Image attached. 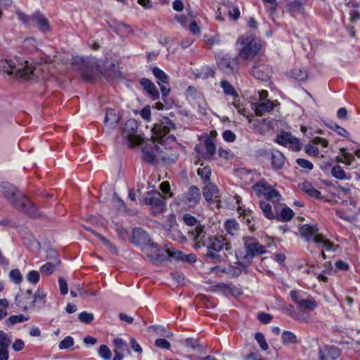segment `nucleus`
<instances>
[{"instance_id": "e2e57ef3", "label": "nucleus", "mask_w": 360, "mask_h": 360, "mask_svg": "<svg viewBox=\"0 0 360 360\" xmlns=\"http://www.w3.org/2000/svg\"><path fill=\"white\" fill-rule=\"evenodd\" d=\"M222 136L226 142H233L236 139V134L229 129L225 130L222 134Z\"/></svg>"}, {"instance_id": "72a5a7b5", "label": "nucleus", "mask_w": 360, "mask_h": 360, "mask_svg": "<svg viewBox=\"0 0 360 360\" xmlns=\"http://www.w3.org/2000/svg\"><path fill=\"white\" fill-rule=\"evenodd\" d=\"M294 216V212L288 207H285L282 209L280 214L276 215L278 221H288L292 219Z\"/></svg>"}, {"instance_id": "f3484780", "label": "nucleus", "mask_w": 360, "mask_h": 360, "mask_svg": "<svg viewBox=\"0 0 360 360\" xmlns=\"http://www.w3.org/2000/svg\"><path fill=\"white\" fill-rule=\"evenodd\" d=\"M341 354L340 349L335 345H324L319 349L318 360H336Z\"/></svg>"}, {"instance_id": "c03bdc74", "label": "nucleus", "mask_w": 360, "mask_h": 360, "mask_svg": "<svg viewBox=\"0 0 360 360\" xmlns=\"http://www.w3.org/2000/svg\"><path fill=\"white\" fill-rule=\"evenodd\" d=\"M333 176L338 179H347V177L343 169L340 165H335L331 170Z\"/></svg>"}, {"instance_id": "a18cd8bd", "label": "nucleus", "mask_w": 360, "mask_h": 360, "mask_svg": "<svg viewBox=\"0 0 360 360\" xmlns=\"http://www.w3.org/2000/svg\"><path fill=\"white\" fill-rule=\"evenodd\" d=\"M255 338L259 345L262 350L266 351L269 349V345L266 341L265 337L262 333L257 332L255 335Z\"/></svg>"}, {"instance_id": "473e14b6", "label": "nucleus", "mask_w": 360, "mask_h": 360, "mask_svg": "<svg viewBox=\"0 0 360 360\" xmlns=\"http://www.w3.org/2000/svg\"><path fill=\"white\" fill-rule=\"evenodd\" d=\"M286 8L292 15L302 13L304 11L303 4L298 0L290 1L287 4Z\"/></svg>"}, {"instance_id": "0e129e2a", "label": "nucleus", "mask_w": 360, "mask_h": 360, "mask_svg": "<svg viewBox=\"0 0 360 360\" xmlns=\"http://www.w3.org/2000/svg\"><path fill=\"white\" fill-rule=\"evenodd\" d=\"M155 345L160 349H169L170 347V343L164 338H158L155 342Z\"/></svg>"}, {"instance_id": "680f3d73", "label": "nucleus", "mask_w": 360, "mask_h": 360, "mask_svg": "<svg viewBox=\"0 0 360 360\" xmlns=\"http://www.w3.org/2000/svg\"><path fill=\"white\" fill-rule=\"evenodd\" d=\"M257 319L261 323L267 324L272 320L273 317L269 314L265 312H259L257 314Z\"/></svg>"}, {"instance_id": "7ed1b4c3", "label": "nucleus", "mask_w": 360, "mask_h": 360, "mask_svg": "<svg viewBox=\"0 0 360 360\" xmlns=\"http://www.w3.org/2000/svg\"><path fill=\"white\" fill-rule=\"evenodd\" d=\"M225 246L226 251L231 249V245L226 243H224V238H219L218 237H210L209 244L207 247V252L204 254V264L205 263H214L216 264L214 266L209 267V270L214 273L217 275H221L224 273V269H221L218 264L221 263L222 260L221 255L219 253Z\"/></svg>"}, {"instance_id": "bb28decb", "label": "nucleus", "mask_w": 360, "mask_h": 360, "mask_svg": "<svg viewBox=\"0 0 360 360\" xmlns=\"http://www.w3.org/2000/svg\"><path fill=\"white\" fill-rule=\"evenodd\" d=\"M110 27L113 32L120 36L128 35L133 32V30L131 26L123 22H117V25L115 26L110 25Z\"/></svg>"}, {"instance_id": "aec40b11", "label": "nucleus", "mask_w": 360, "mask_h": 360, "mask_svg": "<svg viewBox=\"0 0 360 360\" xmlns=\"http://www.w3.org/2000/svg\"><path fill=\"white\" fill-rule=\"evenodd\" d=\"M285 156L278 150H271V163L274 170L281 169L285 165Z\"/></svg>"}, {"instance_id": "09e8293b", "label": "nucleus", "mask_w": 360, "mask_h": 360, "mask_svg": "<svg viewBox=\"0 0 360 360\" xmlns=\"http://www.w3.org/2000/svg\"><path fill=\"white\" fill-rule=\"evenodd\" d=\"M92 233L112 252L115 253L116 248L115 245L108 239L104 238L101 234L98 233L95 231H92Z\"/></svg>"}, {"instance_id": "9d476101", "label": "nucleus", "mask_w": 360, "mask_h": 360, "mask_svg": "<svg viewBox=\"0 0 360 360\" xmlns=\"http://www.w3.org/2000/svg\"><path fill=\"white\" fill-rule=\"evenodd\" d=\"M152 72L157 82L160 87L162 93V99L167 105V98L170 92V86L169 83V77L162 70L158 67H153Z\"/></svg>"}, {"instance_id": "6e6d98bb", "label": "nucleus", "mask_w": 360, "mask_h": 360, "mask_svg": "<svg viewBox=\"0 0 360 360\" xmlns=\"http://www.w3.org/2000/svg\"><path fill=\"white\" fill-rule=\"evenodd\" d=\"M165 251L169 257H173L178 261L183 262L184 253L182 252L176 250L175 249H167Z\"/></svg>"}, {"instance_id": "4c0bfd02", "label": "nucleus", "mask_w": 360, "mask_h": 360, "mask_svg": "<svg viewBox=\"0 0 360 360\" xmlns=\"http://www.w3.org/2000/svg\"><path fill=\"white\" fill-rule=\"evenodd\" d=\"M259 207L264 214V216L269 219H274L276 218V215L272 212L271 205L264 201H260Z\"/></svg>"}, {"instance_id": "6ab92c4d", "label": "nucleus", "mask_w": 360, "mask_h": 360, "mask_svg": "<svg viewBox=\"0 0 360 360\" xmlns=\"http://www.w3.org/2000/svg\"><path fill=\"white\" fill-rule=\"evenodd\" d=\"M132 243L136 245H142L150 241L148 233L141 228L137 227L133 229Z\"/></svg>"}, {"instance_id": "1a4fd4ad", "label": "nucleus", "mask_w": 360, "mask_h": 360, "mask_svg": "<svg viewBox=\"0 0 360 360\" xmlns=\"http://www.w3.org/2000/svg\"><path fill=\"white\" fill-rule=\"evenodd\" d=\"M217 64L225 74L236 75L238 70V56L231 57L229 54L218 55Z\"/></svg>"}, {"instance_id": "3c124183", "label": "nucleus", "mask_w": 360, "mask_h": 360, "mask_svg": "<svg viewBox=\"0 0 360 360\" xmlns=\"http://www.w3.org/2000/svg\"><path fill=\"white\" fill-rule=\"evenodd\" d=\"M94 316L93 314L89 313L87 311H82L78 315V319L80 322L89 324L93 321Z\"/></svg>"}, {"instance_id": "393cba45", "label": "nucleus", "mask_w": 360, "mask_h": 360, "mask_svg": "<svg viewBox=\"0 0 360 360\" xmlns=\"http://www.w3.org/2000/svg\"><path fill=\"white\" fill-rule=\"evenodd\" d=\"M46 293L40 289H38L33 294V310L40 309L44 307L46 303Z\"/></svg>"}, {"instance_id": "c85d7f7f", "label": "nucleus", "mask_w": 360, "mask_h": 360, "mask_svg": "<svg viewBox=\"0 0 360 360\" xmlns=\"http://www.w3.org/2000/svg\"><path fill=\"white\" fill-rule=\"evenodd\" d=\"M120 120V117L116 113L114 109L110 108L106 110L104 119L105 124H109L110 127H114Z\"/></svg>"}, {"instance_id": "864d4df0", "label": "nucleus", "mask_w": 360, "mask_h": 360, "mask_svg": "<svg viewBox=\"0 0 360 360\" xmlns=\"http://www.w3.org/2000/svg\"><path fill=\"white\" fill-rule=\"evenodd\" d=\"M9 278L16 284H20L22 281V276L20 271L17 269L10 271Z\"/></svg>"}, {"instance_id": "052dcab7", "label": "nucleus", "mask_w": 360, "mask_h": 360, "mask_svg": "<svg viewBox=\"0 0 360 360\" xmlns=\"http://www.w3.org/2000/svg\"><path fill=\"white\" fill-rule=\"evenodd\" d=\"M321 240V242L319 243V245H322L323 247L328 251L329 250H332L333 252H335L336 250L335 248V245L330 242L329 240L328 239H325L323 236L322 235L321 237L319 239Z\"/></svg>"}, {"instance_id": "ddd939ff", "label": "nucleus", "mask_w": 360, "mask_h": 360, "mask_svg": "<svg viewBox=\"0 0 360 360\" xmlns=\"http://www.w3.org/2000/svg\"><path fill=\"white\" fill-rule=\"evenodd\" d=\"M17 307L23 310H33V293L30 290H20L15 299Z\"/></svg>"}, {"instance_id": "de8ad7c7", "label": "nucleus", "mask_w": 360, "mask_h": 360, "mask_svg": "<svg viewBox=\"0 0 360 360\" xmlns=\"http://www.w3.org/2000/svg\"><path fill=\"white\" fill-rule=\"evenodd\" d=\"M59 263H60L59 261L57 262L56 264H52L50 262L46 263L45 264H44L41 266L40 271L43 274L46 275V276H49L53 273L56 266Z\"/></svg>"}, {"instance_id": "9b49d317", "label": "nucleus", "mask_w": 360, "mask_h": 360, "mask_svg": "<svg viewBox=\"0 0 360 360\" xmlns=\"http://www.w3.org/2000/svg\"><path fill=\"white\" fill-rule=\"evenodd\" d=\"M200 200V191L196 186H192L188 192L178 198V203L184 209L194 207Z\"/></svg>"}, {"instance_id": "4be33fe9", "label": "nucleus", "mask_w": 360, "mask_h": 360, "mask_svg": "<svg viewBox=\"0 0 360 360\" xmlns=\"http://www.w3.org/2000/svg\"><path fill=\"white\" fill-rule=\"evenodd\" d=\"M274 108V103L271 100H266L254 103V110L256 115L262 116Z\"/></svg>"}, {"instance_id": "cd10ccee", "label": "nucleus", "mask_w": 360, "mask_h": 360, "mask_svg": "<svg viewBox=\"0 0 360 360\" xmlns=\"http://www.w3.org/2000/svg\"><path fill=\"white\" fill-rule=\"evenodd\" d=\"M276 142L282 146H286L288 143H297L296 137L293 136L290 133L282 131L278 134L276 139Z\"/></svg>"}, {"instance_id": "338daca9", "label": "nucleus", "mask_w": 360, "mask_h": 360, "mask_svg": "<svg viewBox=\"0 0 360 360\" xmlns=\"http://www.w3.org/2000/svg\"><path fill=\"white\" fill-rule=\"evenodd\" d=\"M305 152L309 155H312L314 157H317L319 154V150L317 147L313 146L312 145L307 144L305 146Z\"/></svg>"}, {"instance_id": "412c9836", "label": "nucleus", "mask_w": 360, "mask_h": 360, "mask_svg": "<svg viewBox=\"0 0 360 360\" xmlns=\"http://www.w3.org/2000/svg\"><path fill=\"white\" fill-rule=\"evenodd\" d=\"M96 70V68L93 63L82 60L80 71L84 79L89 82H91Z\"/></svg>"}, {"instance_id": "dca6fc26", "label": "nucleus", "mask_w": 360, "mask_h": 360, "mask_svg": "<svg viewBox=\"0 0 360 360\" xmlns=\"http://www.w3.org/2000/svg\"><path fill=\"white\" fill-rule=\"evenodd\" d=\"M155 194L156 196L144 198V203L150 205L154 209L152 212L154 215L164 212L166 209V204L162 194L158 191H155Z\"/></svg>"}, {"instance_id": "774afa93", "label": "nucleus", "mask_w": 360, "mask_h": 360, "mask_svg": "<svg viewBox=\"0 0 360 360\" xmlns=\"http://www.w3.org/2000/svg\"><path fill=\"white\" fill-rule=\"evenodd\" d=\"M176 224V218L174 214H171L167 216L166 224H165V227L167 229H170L173 228Z\"/></svg>"}, {"instance_id": "0eeeda50", "label": "nucleus", "mask_w": 360, "mask_h": 360, "mask_svg": "<svg viewBox=\"0 0 360 360\" xmlns=\"http://www.w3.org/2000/svg\"><path fill=\"white\" fill-rule=\"evenodd\" d=\"M211 169L204 166V198L210 204V209L220 207V191L217 186L210 182Z\"/></svg>"}, {"instance_id": "79ce46f5", "label": "nucleus", "mask_w": 360, "mask_h": 360, "mask_svg": "<svg viewBox=\"0 0 360 360\" xmlns=\"http://www.w3.org/2000/svg\"><path fill=\"white\" fill-rule=\"evenodd\" d=\"M266 200L271 201L273 203L276 202H278L281 195L280 193L275 189H274L271 186L269 188V191L266 192L264 195Z\"/></svg>"}, {"instance_id": "b1692460", "label": "nucleus", "mask_w": 360, "mask_h": 360, "mask_svg": "<svg viewBox=\"0 0 360 360\" xmlns=\"http://www.w3.org/2000/svg\"><path fill=\"white\" fill-rule=\"evenodd\" d=\"M288 75L299 82H304L307 81V78H308V72L306 69L304 68H295L291 70H290L288 72Z\"/></svg>"}, {"instance_id": "f257e3e1", "label": "nucleus", "mask_w": 360, "mask_h": 360, "mask_svg": "<svg viewBox=\"0 0 360 360\" xmlns=\"http://www.w3.org/2000/svg\"><path fill=\"white\" fill-rule=\"evenodd\" d=\"M174 129L175 124L167 117H163L158 123L154 124L153 141L146 144L142 148V158L146 162L154 163L155 157L161 153L160 148L155 142L163 145L175 141V136L169 134L170 130Z\"/></svg>"}, {"instance_id": "49530a36", "label": "nucleus", "mask_w": 360, "mask_h": 360, "mask_svg": "<svg viewBox=\"0 0 360 360\" xmlns=\"http://www.w3.org/2000/svg\"><path fill=\"white\" fill-rule=\"evenodd\" d=\"M11 342V336L4 330H0V347H9Z\"/></svg>"}, {"instance_id": "2eb2a0df", "label": "nucleus", "mask_w": 360, "mask_h": 360, "mask_svg": "<svg viewBox=\"0 0 360 360\" xmlns=\"http://www.w3.org/2000/svg\"><path fill=\"white\" fill-rule=\"evenodd\" d=\"M251 75L258 80L267 82L271 77V68L264 63H256L252 68Z\"/></svg>"}, {"instance_id": "8fccbe9b", "label": "nucleus", "mask_w": 360, "mask_h": 360, "mask_svg": "<svg viewBox=\"0 0 360 360\" xmlns=\"http://www.w3.org/2000/svg\"><path fill=\"white\" fill-rule=\"evenodd\" d=\"M341 155L344 157L345 160H342V163H345L347 165H352L353 161L355 160L354 156L352 153L347 152V150L345 148H342L340 149Z\"/></svg>"}, {"instance_id": "13d9d810", "label": "nucleus", "mask_w": 360, "mask_h": 360, "mask_svg": "<svg viewBox=\"0 0 360 360\" xmlns=\"http://www.w3.org/2000/svg\"><path fill=\"white\" fill-rule=\"evenodd\" d=\"M296 163L302 168L312 170L314 169V165L311 162L304 158H297Z\"/></svg>"}, {"instance_id": "4468645a", "label": "nucleus", "mask_w": 360, "mask_h": 360, "mask_svg": "<svg viewBox=\"0 0 360 360\" xmlns=\"http://www.w3.org/2000/svg\"><path fill=\"white\" fill-rule=\"evenodd\" d=\"M301 236L307 242L313 241L316 245H319L321 240H319L322 234L319 233V228L317 225L304 224L300 229Z\"/></svg>"}, {"instance_id": "ea45409f", "label": "nucleus", "mask_w": 360, "mask_h": 360, "mask_svg": "<svg viewBox=\"0 0 360 360\" xmlns=\"http://www.w3.org/2000/svg\"><path fill=\"white\" fill-rule=\"evenodd\" d=\"M184 345L187 348L191 349L192 351L200 349V343L199 339L193 338H186L184 340Z\"/></svg>"}, {"instance_id": "a211bd4d", "label": "nucleus", "mask_w": 360, "mask_h": 360, "mask_svg": "<svg viewBox=\"0 0 360 360\" xmlns=\"http://www.w3.org/2000/svg\"><path fill=\"white\" fill-rule=\"evenodd\" d=\"M139 83L152 100H158L160 98L159 91L151 80L147 78H142L140 79Z\"/></svg>"}, {"instance_id": "a19ab883", "label": "nucleus", "mask_w": 360, "mask_h": 360, "mask_svg": "<svg viewBox=\"0 0 360 360\" xmlns=\"http://www.w3.org/2000/svg\"><path fill=\"white\" fill-rule=\"evenodd\" d=\"M29 319V316H25L24 314L12 315L6 320V325H15L18 323H22Z\"/></svg>"}, {"instance_id": "e433bc0d", "label": "nucleus", "mask_w": 360, "mask_h": 360, "mask_svg": "<svg viewBox=\"0 0 360 360\" xmlns=\"http://www.w3.org/2000/svg\"><path fill=\"white\" fill-rule=\"evenodd\" d=\"M281 338L283 345L296 344L298 342L295 334L289 330H284L282 333Z\"/></svg>"}, {"instance_id": "a878e982", "label": "nucleus", "mask_w": 360, "mask_h": 360, "mask_svg": "<svg viewBox=\"0 0 360 360\" xmlns=\"http://www.w3.org/2000/svg\"><path fill=\"white\" fill-rule=\"evenodd\" d=\"M221 43V38L219 34L211 32L204 34V47L212 49L214 45H219Z\"/></svg>"}, {"instance_id": "f03ea898", "label": "nucleus", "mask_w": 360, "mask_h": 360, "mask_svg": "<svg viewBox=\"0 0 360 360\" xmlns=\"http://www.w3.org/2000/svg\"><path fill=\"white\" fill-rule=\"evenodd\" d=\"M0 188L4 198L14 209L32 217L38 216V210L36 206L25 195L20 193L17 187L8 182H2L0 184Z\"/></svg>"}, {"instance_id": "20e7f679", "label": "nucleus", "mask_w": 360, "mask_h": 360, "mask_svg": "<svg viewBox=\"0 0 360 360\" xmlns=\"http://www.w3.org/2000/svg\"><path fill=\"white\" fill-rule=\"evenodd\" d=\"M35 68L28 61H20L17 58L0 61V72L17 78L30 79L34 75Z\"/></svg>"}, {"instance_id": "69168bd1", "label": "nucleus", "mask_w": 360, "mask_h": 360, "mask_svg": "<svg viewBox=\"0 0 360 360\" xmlns=\"http://www.w3.org/2000/svg\"><path fill=\"white\" fill-rule=\"evenodd\" d=\"M174 19L185 28L187 27L188 21H191L188 16L184 15H175Z\"/></svg>"}, {"instance_id": "c756f323", "label": "nucleus", "mask_w": 360, "mask_h": 360, "mask_svg": "<svg viewBox=\"0 0 360 360\" xmlns=\"http://www.w3.org/2000/svg\"><path fill=\"white\" fill-rule=\"evenodd\" d=\"M202 232V227L201 226H198L192 230L188 231V236L192 238V240L194 242L195 248H201V240L202 238L200 236Z\"/></svg>"}, {"instance_id": "603ef678", "label": "nucleus", "mask_w": 360, "mask_h": 360, "mask_svg": "<svg viewBox=\"0 0 360 360\" xmlns=\"http://www.w3.org/2000/svg\"><path fill=\"white\" fill-rule=\"evenodd\" d=\"M186 95L187 98L196 100L200 97V92H199L194 86H189L186 90Z\"/></svg>"}, {"instance_id": "5fc2aeb1", "label": "nucleus", "mask_w": 360, "mask_h": 360, "mask_svg": "<svg viewBox=\"0 0 360 360\" xmlns=\"http://www.w3.org/2000/svg\"><path fill=\"white\" fill-rule=\"evenodd\" d=\"M73 345V338L71 336H67L59 342L58 347L60 349H66L72 347Z\"/></svg>"}, {"instance_id": "2f4dec72", "label": "nucleus", "mask_w": 360, "mask_h": 360, "mask_svg": "<svg viewBox=\"0 0 360 360\" xmlns=\"http://www.w3.org/2000/svg\"><path fill=\"white\" fill-rule=\"evenodd\" d=\"M270 187L271 186L265 180H261L252 186V189L257 195L260 197L264 196Z\"/></svg>"}, {"instance_id": "4d7b16f0", "label": "nucleus", "mask_w": 360, "mask_h": 360, "mask_svg": "<svg viewBox=\"0 0 360 360\" xmlns=\"http://www.w3.org/2000/svg\"><path fill=\"white\" fill-rule=\"evenodd\" d=\"M329 127L343 137H347L349 136V132L336 123L330 124Z\"/></svg>"}, {"instance_id": "58836bf2", "label": "nucleus", "mask_w": 360, "mask_h": 360, "mask_svg": "<svg viewBox=\"0 0 360 360\" xmlns=\"http://www.w3.org/2000/svg\"><path fill=\"white\" fill-rule=\"evenodd\" d=\"M227 233L233 236L239 229V225L236 219H229L224 223Z\"/></svg>"}, {"instance_id": "423d86ee", "label": "nucleus", "mask_w": 360, "mask_h": 360, "mask_svg": "<svg viewBox=\"0 0 360 360\" xmlns=\"http://www.w3.org/2000/svg\"><path fill=\"white\" fill-rule=\"evenodd\" d=\"M239 56L245 60H252L259 52L262 44L259 39L252 35L245 34L236 41Z\"/></svg>"}, {"instance_id": "7c9ffc66", "label": "nucleus", "mask_w": 360, "mask_h": 360, "mask_svg": "<svg viewBox=\"0 0 360 360\" xmlns=\"http://www.w3.org/2000/svg\"><path fill=\"white\" fill-rule=\"evenodd\" d=\"M204 146L206 150V153H204V160H210L216 153V146L213 140L208 137L204 140Z\"/></svg>"}, {"instance_id": "c9c22d12", "label": "nucleus", "mask_w": 360, "mask_h": 360, "mask_svg": "<svg viewBox=\"0 0 360 360\" xmlns=\"http://www.w3.org/2000/svg\"><path fill=\"white\" fill-rule=\"evenodd\" d=\"M220 86L223 89L225 95L231 96L233 97H238V94L232 86V84L227 80H221Z\"/></svg>"}, {"instance_id": "f704fd0d", "label": "nucleus", "mask_w": 360, "mask_h": 360, "mask_svg": "<svg viewBox=\"0 0 360 360\" xmlns=\"http://www.w3.org/2000/svg\"><path fill=\"white\" fill-rule=\"evenodd\" d=\"M297 307L301 310L312 311L317 307V303L313 298L302 299L298 303Z\"/></svg>"}, {"instance_id": "6e6552de", "label": "nucleus", "mask_w": 360, "mask_h": 360, "mask_svg": "<svg viewBox=\"0 0 360 360\" xmlns=\"http://www.w3.org/2000/svg\"><path fill=\"white\" fill-rule=\"evenodd\" d=\"M18 19L20 20L26 27H31L36 26L41 32H48L50 30L47 19L39 12L31 15H27L21 11L16 13Z\"/></svg>"}, {"instance_id": "39448f33", "label": "nucleus", "mask_w": 360, "mask_h": 360, "mask_svg": "<svg viewBox=\"0 0 360 360\" xmlns=\"http://www.w3.org/2000/svg\"><path fill=\"white\" fill-rule=\"evenodd\" d=\"M243 241L245 253L243 254L242 251L236 252V257L238 260V264L245 267L252 263L255 256L264 254L266 247L260 245L258 240L253 237H243Z\"/></svg>"}, {"instance_id": "5701e85b", "label": "nucleus", "mask_w": 360, "mask_h": 360, "mask_svg": "<svg viewBox=\"0 0 360 360\" xmlns=\"http://www.w3.org/2000/svg\"><path fill=\"white\" fill-rule=\"evenodd\" d=\"M300 188L306 193L308 195L317 200H324V197L321 195V192L314 188L309 181H305L299 185Z\"/></svg>"}, {"instance_id": "37998d69", "label": "nucleus", "mask_w": 360, "mask_h": 360, "mask_svg": "<svg viewBox=\"0 0 360 360\" xmlns=\"http://www.w3.org/2000/svg\"><path fill=\"white\" fill-rule=\"evenodd\" d=\"M98 355L103 360H110L112 352L109 347L105 345H101L98 350Z\"/></svg>"}, {"instance_id": "f8f14e48", "label": "nucleus", "mask_w": 360, "mask_h": 360, "mask_svg": "<svg viewBox=\"0 0 360 360\" xmlns=\"http://www.w3.org/2000/svg\"><path fill=\"white\" fill-rule=\"evenodd\" d=\"M137 129V122L134 119L128 120L123 127L122 136L128 139L131 145L138 144L141 141L140 137L136 134Z\"/></svg>"}, {"instance_id": "bf43d9fd", "label": "nucleus", "mask_w": 360, "mask_h": 360, "mask_svg": "<svg viewBox=\"0 0 360 360\" xmlns=\"http://www.w3.org/2000/svg\"><path fill=\"white\" fill-rule=\"evenodd\" d=\"M40 278L39 273L37 271H30L27 275V281L32 284H37Z\"/></svg>"}]
</instances>
